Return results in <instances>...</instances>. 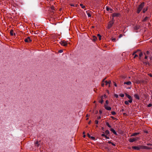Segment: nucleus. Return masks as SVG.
<instances>
[{"label":"nucleus","instance_id":"1","mask_svg":"<svg viewBox=\"0 0 152 152\" xmlns=\"http://www.w3.org/2000/svg\"><path fill=\"white\" fill-rule=\"evenodd\" d=\"M145 3L144 2L142 3L138 6L137 8V13H139L142 9L144 6Z\"/></svg>","mask_w":152,"mask_h":152},{"label":"nucleus","instance_id":"2","mask_svg":"<svg viewBox=\"0 0 152 152\" xmlns=\"http://www.w3.org/2000/svg\"><path fill=\"white\" fill-rule=\"evenodd\" d=\"M60 43L63 46H66L67 45L66 42L65 40L61 41Z\"/></svg>","mask_w":152,"mask_h":152},{"label":"nucleus","instance_id":"3","mask_svg":"<svg viewBox=\"0 0 152 152\" xmlns=\"http://www.w3.org/2000/svg\"><path fill=\"white\" fill-rule=\"evenodd\" d=\"M126 96L128 97V99H129V103H132V97L130 96L129 95L127 94H125Z\"/></svg>","mask_w":152,"mask_h":152},{"label":"nucleus","instance_id":"4","mask_svg":"<svg viewBox=\"0 0 152 152\" xmlns=\"http://www.w3.org/2000/svg\"><path fill=\"white\" fill-rule=\"evenodd\" d=\"M114 22L113 21H110L108 24L107 26V28L109 29L112 26Z\"/></svg>","mask_w":152,"mask_h":152},{"label":"nucleus","instance_id":"5","mask_svg":"<svg viewBox=\"0 0 152 152\" xmlns=\"http://www.w3.org/2000/svg\"><path fill=\"white\" fill-rule=\"evenodd\" d=\"M139 139V138L138 137H137L135 138H131L129 139V141L130 142H133Z\"/></svg>","mask_w":152,"mask_h":152},{"label":"nucleus","instance_id":"6","mask_svg":"<svg viewBox=\"0 0 152 152\" xmlns=\"http://www.w3.org/2000/svg\"><path fill=\"white\" fill-rule=\"evenodd\" d=\"M141 145H139L137 146H133L132 147V148L133 149L136 150H139L140 149H141Z\"/></svg>","mask_w":152,"mask_h":152},{"label":"nucleus","instance_id":"7","mask_svg":"<svg viewBox=\"0 0 152 152\" xmlns=\"http://www.w3.org/2000/svg\"><path fill=\"white\" fill-rule=\"evenodd\" d=\"M120 15V14L118 13H114L112 14V16L114 18V17H118Z\"/></svg>","mask_w":152,"mask_h":152},{"label":"nucleus","instance_id":"8","mask_svg":"<svg viewBox=\"0 0 152 152\" xmlns=\"http://www.w3.org/2000/svg\"><path fill=\"white\" fill-rule=\"evenodd\" d=\"M141 149H150L152 148L150 147H148L145 145H141Z\"/></svg>","mask_w":152,"mask_h":152},{"label":"nucleus","instance_id":"9","mask_svg":"<svg viewBox=\"0 0 152 152\" xmlns=\"http://www.w3.org/2000/svg\"><path fill=\"white\" fill-rule=\"evenodd\" d=\"M24 41L26 42H31L32 40L30 39V37H28L26 39L24 40Z\"/></svg>","mask_w":152,"mask_h":152},{"label":"nucleus","instance_id":"10","mask_svg":"<svg viewBox=\"0 0 152 152\" xmlns=\"http://www.w3.org/2000/svg\"><path fill=\"white\" fill-rule=\"evenodd\" d=\"M104 106L105 109L107 110H110L111 109V107H110L107 106L106 105H105Z\"/></svg>","mask_w":152,"mask_h":152},{"label":"nucleus","instance_id":"11","mask_svg":"<svg viewBox=\"0 0 152 152\" xmlns=\"http://www.w3.org/2000/svg\"><path fill=\"white\" fill-rule=\"evenodd\" d=\"M124 84H126L128 85H131L132 83L131 81H127L126 82H124Z\"/></svg>","mask_w":152,"mask_h":152},{"label":"nucleus","instance_id":"12","mask_svg":"<svg viewBox=\"0 0 152 152\" xmlns=\"http://www.w3.org/2000/svg\"><path fill=\"white\" fill-rule=\"evenodd\" d=\"M110 130L111 132H113L115 135H117V133L115 131L113 128H111L110 129Z\"/></svg>","mask_w":152,"mask_h":152},{"label":"nucleus","instance_id":"13","mask_svg":"<svg viewBox=\"0 0 152 152\" xmlns=\"http://www.w3.org/2000/svg\"><path fill=\"white\" fill-rule=\"evenodd\" d=\"M103 96H101V100L99 101V102L102 104L104 101L103 100Z\"/></svg>","mask_w":152,"mask_h":152},{"label":"nucleus","instance_id":"14","mask_svg":"<svg viewBox=\"0 0 152 152\" xmlns=\"http://www.w3.org/2000/svg\"><path fill=\"white\" fill-rule=\"evenodd\" d=\"M134 97L136 99H140V96L138 95L137 94H135L134 95Z\"/></svg>","mask_w":152,"mask_h":152},{"label":"nucleus","instance_id":"15","mask_svg":"<svg viewBox=\"0 0 152 152\" xmlns=\"http://www.w3.org/2000/svg\"><path fill=\"white\" fill-rule=\"evenodd\" d=\"M35 145L37 146H38L39 145V141H37L35 143Z\"/></svg>","mask_w":152,"mask_h":152},{"label":"nucleus","instance_id":"16","mask_svg":"<svg viewBox=\"0 0 152 152\" xmlns=\"http://www.w3.org/2000/svg\"><path fill=\"white\" fill-rule=\"evenodd\" d=\"M137 54H139L140 57H141L142 56V52L140 51H139Z\"/></svg>","mask_w":152,"mask_h":152},{"label":"nucleus","instance_id":"17","mask_svg":"<svg viewBox=\"0 0 152 152\" xmlns=\"http://www.w3.org/2000/svg\"><path fill=\"white\" fill-rule=\"evenodd\" d=\"M140 51V50L139 49H138V50H137V51H136L134 52L132 54V55H135V54L136 53H138V52L139 51Z\"/></svg>","mask_w":152,"mask_h":152},{"label":"nucleus","instance_id":"18","mask_svg":"<svg viewBox=\"0 0 152 152\" xmlns=\"http://www.w3.org/2000/svg\"><path fill=\"white\" fill-rule=\"evenodd\" d=\"M148 17H146L143 20H142V21L143 22L146 21L148 20Z\"/></svg>","mask_w":152,"mask_h":152},{"label":"nucleus","instance_id":"19","mask_svg":"<svg viewBox=\"0 0 152 152\" xmlns=\"http://www.w3.org/2000/svg\"><path fill=\"white\" fill-rule=\"evenodd\" d=\"M96 39H97V38H96V37L95 36H93L92 40L93 41H95L96 40Z\"/></svg>","mask_w":152,"mask_h":152},{"label":"nucleus","instance_id":"20","mask_svg":"<svg viewBox=\"0 0 152 152\" xmlns=\"http://www.w3.org/2000/svg\"><path fill=\"white\" fill-rule=\"evenodd\" d=\"M105 134H106V135H108V134H110V132L109 131V130H106L105 131Z\"/></svg>","mask_w":152,"mask_h":152},{"label":"nucleus","instance_id":"21","mask_svg":"<svg viewBox=\"0 0 152 152\" xmlns=\"http://www.w3.org/2000/svg\"><path fill=\"white\" fill-rule=\"evenodd\" d=\"M13 31L12 30H11L10 31V34L11 36H13Z\"/></svg>","mask_w":152,"mask_h":152},{"label":"nucleus","instance_id":"22","mask_svg":"<svg viewBox=\"0 0 152 152\" xmlns=\"http://www.w3.org/2000/svg\"><path fill=\"white\" fill-rule=\"evenodd\" d=\"M139 134V133H135L132 134V136H136Z\"/></svg>","mask_w":152,"mask_h":152},{"label":"nucleus","instance_id":"23","mask_svg":"<svg viewBox=\"0 0 152 152\" xmlns=\"http://www.w3.org/2000/svg\"><path fill=\"white\" fill-rule=\"evenodd\" d=\"M87 13L88 17H90L91 16V15L90 12H87Z\"/></svg>","mask_w":152,"mask_h":152},{"label":"nucleus","instance_id":"24","mask_svg":"<svg viewBox=\"0 0 152 152\" xmlns=\"http://www.w3.org/2000/svg\"><path fill=\"white\" fill-rule=\"evenodd\" d=\"M148 10V7H147L146 8V9H145V8H144L143 9V12L144 13L146 11H147V10Z\"/></svg>","mask_w":152,"mask_h":152},{"label":"nucleus","instance_id":"25","mask_svg":"<svg viewBox=\"0 0 152 152\" xmlns=\"http://www.w3.org/2000/svg\"><path fill=\"white\" fill-rule=\"evenodd\" d=\"M106 124L107 125L109 128L111 127V126L109 124V123L107 122L106 123Z\"/></svg>","mask_w":152,"mask_h":152},{"label":"nucleus","instance_id":"26","mask_svg":"<svg viewBox=\"0 0 152 152\" xmlns=\"http://www.w3.org/2000/svg\"><path fill=\"white\" fill-rule=\"evenodd\" d=\"M129 101H125L124 103H125V104H126V105H129Z\"/></svg>","mask_w":152,"mask_h":152},{"label":"nucleus","instance_id":"27","mask_svg":"<svg viewBox=\"0 0 152 152\" xmlns=\"http://www.w3.org/2000/svg\"><path fill=\"white\" fill-rule=\"evenodd\" d=\"M97 36L99 37V40H100L101 39V37H102V36L100 34H97Z\"/></svg>","mask_w":152,"mask_h":152},{"label":"nucleus","instance_id":"28","mask_svg":"<svg viewBox=\"0 0 152 152\" xmlns=\"http://www.w3.org/2000/svg\"><path fill=\"white\" fill-rule=\"evenodd\" d=\"M80 5L81 7L83 9H84L85 8V6H83L82 4H80Z\"/></svg>","mask_w":152,"mask_h":152},{"label":"nucleus","instance_id":"29","mask_svg":"<svg viewBox=\"0 0 152 152\" xmlns=\"http://www.w3.org/2000/svg\"><path fill=\"white\" fill-rule=\"evenodd\" d=\"M111 114L113 115H114L116 114V113L114 111H112L111 112Z\"/></svg>","mask_w":152,"mask_h":152},{"label":"nucleus","instance_id":"30","mask_svg":"<svg viewBox=\"0 0 152 152\" xmlns=\"http://www.w3.org/2000/svg\"><path fill=\"white\" fill-rule=\"evenodd\" d=\"M90 138L94 140H95V138L93 136H91Z\"/></svg>","mask_w":152,"mask_h":152},{"label":"nucleus","instance_id":"31","mask_svg":"<svg viewBox=\"0 0 152 152\" xmlns=\"http://www.w3.org/2000/svg\"><path fill=\"white\" fill-rule=\"evenodd\" d=\"M121 97H123L124 96V95L123 94H121L119 95Z\"/></svg>","mask_w":152,"mask_h":152},{"label":"nucleus","instance_id":"32","mask_svg":"<svg viewBox=\"0 0 152 152\" xmlns=\"http://www.w3.org/2000/svg\"><path fill=\"white\" fill-rule=\"evenodd\" d=\"M112 41H113V42H115L116 41V39L115 38H112Z\"/></svg>","mask_w":152,"mask_h":152},{"label":"nucleus","instance_id":"33","mask_svg":"<svg viewBox=\"0 0 152 152\" xmlns=\"http://www.w3.org/2000/svg\"><path fill=\"white\" fill-rule=\"evenodd\" d=\"M50 8L52 10H54V7L53 6L51 7Z\"/></svg>","mask_w":152,"mask_h":152},{"label":"nucleus","instance_id":"34","mask_svg":"<svg viewBox=\"0 0 152 152\" xmlns=\"http://www.w3.org/2000/svg\"><path fill=\"white\" fill-rule=\"evenodd\" d=\"M152 106V104H149L148 105V107H150Z\"/></svg>","mask_w":152,"mask_h":152},{"label":"nucleus","instance_id":"35","mask_svg":"<svg viewBox=\"0 0 152 152\" xmlns=\"http://www.w3.org/2000/svg\"><path fill=\"white\" fill-rule=\"evenodd\" d=\"M115 96L116 98H118V95L117 94H115L114 95Z\"/></svg>","mask_w":152,"mask_h":152},{"label":"nucleus","instance_id":"36","mask_svg":"<svg viewBox=\"0 0 152 152\" xmlns=\"http://www.w3.org/2000/svg\"><path fill=\"white\" fill-rule=\"evenodd\" d=\"M95 123L96 124H98V120H96L95 121Z\"/></svg>","mask_w":152,"mask_h":152},{"label":"nucleus","instance_id":"37","mask_svg":"<svg viewBox=\"0 0 152 152\" xmlns=\"http://www.w3.org/2000/svg\"><path fill=\"white\" fill-rule=\"evenodd\" d=\"M144 54L145 55V59H147L148 58V56L146 55L145 53H144Z\"/></svg>","mask_w":152,"mask_h":152},{"label":"nucleus","instance_id":"38","mask_svg":"<svg viewBox=\"0 0 152 152\" xmlns=\"http://www.w3.org/2000/svg\"><path fill=\"white\" fill-rule=\"evenodd\" d=\"M135 28L136 29V30H137L139 28V26H136L135 27Z\"/></svg>","mask_w":152,"mask_h":152},{"label":"nucleus","instance_id":"39","mask_svg":"<svg viewBox=\"0 0 152 152\" xmlns=\"http://www.w3.org/2000/svg\"><path fill=\"white\" fill-rule=\"evenodd\" d=\"M110 8L108 7H106V10L107 11H108L109 10Z\"/></svg>","mask_w":152,"mask_h":152},{"label":"nucleus","instance_id":"40","mask_svg":"<svg viewBox=\"0 0 152 152\" xmlns=\"http://www.w3.org/2000/svg\"><path fill=\"white\" fill-rule=\"evenodd\" d=\"M111 118H112L113 120H115V119H116V118L114 117H113V116H111Z\"/></svg>","mask_w":152,"mask_h":152},{"label":"nucleus","instance_id":"41","mask_svg":"<svg viewBox=\"0 0 152 152\" xmlns=\"http://www.w3.org/2000/svg\"><path fill=\"white\" fill-rule=\"evenodd\" d=\"M146 53L147 55H149L150 54V52L148 51H147Z\"/></svg>","mask_w":152,"mask_h":152},{"label":"nucleus","instance_id":"42","mask_svg":"<svg viewBox=\"0 0 152 152\" xmlns=\"http://www.w3.org/2000/svg\"><path fill=\"white\" fill-rule=\"evenodd\" d=\"M108 82V84H110L111 83V81L110 80H109Z\"/></svg>","mask_w":152,"mask_h":152},{"label":"nucleus","instance_id":"43","mask_svg":"<svg viewBox=\"0 0 152 152\" xmlns=\"http://www.w3.org/2000/svg\"><path fill=\"white\" fill-rule=\"evenodd\" d=\"M148 75H149L150 77H152V74L151 73H149L148 74Z\"/></svg>","mask_w":152,"mask_h":152},{"label":"nucleus","instance_id":"44","mask_svg":"<svg viewBox=\"0 0 152 152\" xmlns=\"http://www.w3.org/2000/svg\"><path fill=\"white\" fill-rule=\"evenodd\" d=\"M105 103H106V104L108 105V103H109L108 101V100H106V101Z\"/></svg>","mask_w":152,"mask_h":152},{"label":"nucleus","instance_id":"45","mask_svg":"<svg viewBox=\"0 0 152 152\" xmlns=\"http://www.w3.org/2000/svg\"><path fill=\"white\" fill-rule=\"evenodd\" d=\"M113 83H114V85L116 87L117 86L116 83L115 82H113Z\"/></svg>","mask_w":152,"mask_h":152},{"label":"nucleus","instance_id":"46","mask_svg":"<svg viewBox=\"0 0 152 152\" xmlns=\"http://www.w3.org/2000/svg\"><path fill=\"white\" fill-rule=\"evenodd\" d=\"M104 82L106 83L105 84L106 85H107V84H108V82L107 81H105Z\"/></svg>","mask_w":152,"mask_h":152},{"label":"nucleus","instance_id":"47","mask_svg":"<svg viewBox=\"0 0 152 152\" xmlns=\"http://www.w3.org/2000/svg\"><path fill=\"white\" fill-rule=\"evenodd\" d=\"M138 56V55L137 54H135L134 55V58H135L136 57Z\"/></svg>","mask_w":152,"mask_h":152},{"label":"nucleus","instance_id":"48","mask_svg":"<svg viewBox=\"0 0 152 152\" xmlns=\"http://www.w3.org/2000/svg\"><path fill=\"white\" fill-rule=\"evenodd\" d=\"M63 52V50H59L58 52L59 53H62Z\"/></svg>","mask_w":152,"mask_h":152},{"label":"nucleus","instance_id":"49","mask_svg":"<svg viewBox=\"0 0 152 152\" xmlns=\"http://www.w3.org/2000/svg\"><path fill=\"white\" fill-rule=\"evenodd\" d=\"M106 78H107V77H105V78H104V79L103 80H102V82H104V81H104V80H105L106 79Z\"/></svg>","mask_w":152,"mask_h":152},{"label":"nucleus","instance_id":"50","mask_svg":"<svg viewBox=\"0 0 152 152\" xmlns=\"http://www.w3.org/2000/svg\"><path fill=\"white\" fill-rule=\"evenodd\" d=\"M87 135L89 138H90V137H91L90 135L88 133L87 134Z\"/></svg>","mask_w":152,"mask_h":152},{"label":"nucleus","instance_id":"51","mask_svg":"<svg viewBox=\"0 0 152 152\" xmlns=\"http://www.w3.org/2000/svg\"><path fill=\"white\" fill-rule=\"evenodd\" d=\"M147 145H148L152 146V144H150V143H148V144H147Z\"/></svg>","mask_w":152,"mask_h":152},{"label":"nucleus","instance_id":"52","mask_svg":"<svg viewBox=\"0 0 152 152\" xmlns=\"http://www.w3.org/2000/svg\"><path fill=\"white\" fill-rule=\"evenodd\" d=\"M111 144H112L113 145V146H115V145L114 143H113V142H112V143Z\"/></svg>","mask_w":152,"mask_h":152},{"label":"nucleus","instance_id":"53","mask_svg":"<svg viewBox=\"0 0 152 152\" xmlns=\"http://www.w3.org/2000/svg\"><path fill=\"white\" fill-rule=\"evenodd\" d=\"M105 137L106 138V139H108L109 138V137H107L106 135Z\"/></svg>","mask_w":152,"mask_h":152},{"label":"nucleus","instance_id":"54","mask_svg":"<svg viewBox=\"0 0 152 152\" xmlns=\"http://www.w3.org/2000/svg\"><path fill=\"white\" fill-rule=\"evenodd\" d=\"M112 142H111V141H108V143H109V144H112Z\"/></svg>","mask_w":152,"mask_h":152},{"label":"nucleus","instance_id":"55","mask_svg":"<svg viewBox=\"0 0 152 152\" xmlns=\"http://www.w3.org/2000/svg\"><path fill=\"white\" fill-rule=\"evenodd\" d=\"M101 136H103V137L104 136L105 137V136H106V135H105V134H102Z\"/></svg>","mask_w":152,"mask_h":152},{"label":"nucleus","instance_id":"56","mask_svg":"<svg viewBox=\"0 0 152 152\" xmlns=\"http://www.w3.org/2000/svg\"><path fill=\"white\" fill-rule=\"evenodd\" d=\"M122 34H120L119 35V38H120L121 37H122Z\"/></svg>","mask_w":152,"mask_h":152},{"label":"nucleus","instance_id":"57","mask_svg":"<svg viewBox=\"0 0 152 152\" xmlns=\"http://www.w3.org/2000/svg\"><path fill=\"white\" fill-rule=\"evenodd\" d=\"M104 83H102V87L104 86Z\"/></svg>","mask_w":152,"mask_h":152},{"label":"nucleus","instance_id":"58","mask_svg":"<svg viewBox=\"0 0 152 152\" xmlns=\"http://www.w3.org/2000/svg\"><path fill=\"white\" fill-rule=\"evenodd\" d=\"M100 118H101V117L100 116H99V117H97V119H100Z\"/></svg>","mask_w":152,"mask_h":152},{"label":"nucleus","instance_id":"59","mask_svg":"<svg viewBox=\"0 0 152 152\" xmlns=\"http://www.w3.org/2000/svg\"><path fill=\"white\" fill-rule=\"evenodd\" d=\"M91 123V121H90L88 123V124H90Z\"/></svg>","mask_w":152,"mask_h":152},{"label":"nucleus","instance_id":"60","mask_svg":"<svg viewBox=\"0 0 152 152\" xmlns=\"http://www.w3.org/2000/svg\"><path fill=\"white\" fill-rule=\"evenodd\" d=\"M109 10H110V11H112V10H112V9L110 8V9H109Z\"/></svg>","mask_w":152,"mask_h":152},{"label":"nucleus","instance_id":"61","mask_svg":"<svg viewBox=\"0 0 152 152\" xmlns=\"http://www.w3.org/2000/svg\"><path fill=\"white\" fill-rule=\"evenodd\" d=\"M107 92L108 93V94L109 93V91L108 90H107Z\"/></svg>","mask_w":152,"mask_h":152},{"label":"nucleus","instance_id":"62","mask_svg":"<svg viewBox=\"0 0 152 152\" xmlns=\"http://www.w3.org/2000/svg\"><path fill=\"white\" fill-rule=\"evenodd\" d=\"M124 111V109H122L121 110V111Z\"/></svg>","mask_w":152,"mask_h":152},{"label":"nucleus","instance_id":"63","mask_svg":"<svg viewBox=\"0 0 152 152\" xmlns=\"http://www.w3.org/2000/svg\"><path fill=\"white\" fill-rule=\"evenodd\" d=\"M99 112H100V113H102V112L101 111V110H100V111H99Z\"/></svg>","mask_w":152,"mask_h":152},{"label":"nucleus","instance_id":"64","mask_svg":"<svg viewBox=\"0 0 152 152\" xmlns=\"http://www.w3.org/2000/svg\"><path fill=\"white\" fill-rule=\"evenodd\" d=\"M70 5L71 6H74V5H73V4H71Z\"/></svg>","mask_w":152,"mask_h":152}]
</instances>
